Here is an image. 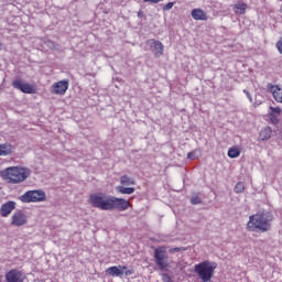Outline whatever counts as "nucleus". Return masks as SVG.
I'll list each match as a JSON object with an SVG mask.
<instances>
[{
	"label": "nucleus",
	"instance_id": "nucleus-1",
	"mask_svg": "<svg viewBox=\"0 0 282 282\" xmlns=\"http://www.w3.org/2000/svg\"><path fill=\"white\" fill-rule=\"evenodd\" d=\"M88 203L93 208H99V210H119V213H124L129 208H133V205L124 199L118 198L116 196H107L104 193H94L88 197Z\"/></svg>",
	"mask_w": 282,
	"mask_h": 282
},
{
	"label": "nucleus",
	"instance_id": "nucleus-2",
	"mask_svg": "<svg viewBox=\"0 0 282 282\" xmlns=\"http://www.w3.org/2000/svg\"><path fill=\"white\" fill-rule=\"evenodd\" d=\"M274 217L270 213H258L249 217L247 230L249 232H268L272 229Z\"/></svg>",
	"mask_w": 282,
	"mask_h": 282
},
{
	"label": "nucleus",
	"instance_id": "nucleus-3",
	"mask_svg": "<svg viewBox=\"0 0 282 282\" xmlns=\"http://www.w3.org/2000/svg\"><path fill=\"white\" fill-rule=\"evenodd\" d=\"M1 177L7 184H21L30 177V170L22 166L7 167L1 172Z\"/></svg>",
	"mask_w": 282,
	"mask_h": 282
},
{
	"label": "nucleus",
	"instance_id": "nucleus-4",
	"mask_svg": "<svg viewBox=\"0 0 282 282\" xmlns=\"http://www.w3.org/2000/svg\"><path fill=\"white\" fill-rule=\"evenodd\" d=\"M215 270H217V263L208 260L194 265V272L202 282H213L212 280L215 276Z\"/></svg>",
	"mask_w": 282,
	"mask_h": 282
},
{
	"label": "nucleus",
	"instance_id": "nucleus-5",
	"mask_svg": "<svg viewBox=\"0 0 282 282\" xmlns=\"http://www.w3.org/2000/svg\"><path fill=\"white\" fill-rule=\"evenodd\" d=\"M154 261L159 270H166L171 268V262L169 261V253L166 252V247H158L154 250Z\"/></svg>",
	"mask_w": 282,
	"mask_h": 282
},
{
	"label": "nucleus",
	"instance_id": "nucleus-6",
	"mask_svg": "<svg viewBox=\"0 0 282 282\" xmlns=\"http://www.w3.org/2000/svg\"><path fill=\"white\" fill-rule=\"evenodd\" d=\"M45 192L41 189L28 191L22 196H20V200L23 202V204L45 202Z\"/></svg>",
	"mask_w": 282,
	"mask_h": 282
},
{
	"label": "nucleus",
	"instance_id": "nucleus-7",
	"mask_svg": "<svg viewBox=\"0 0 282 282\" xmlns=\"http://www.w3.org/2000/svg\"><path fill=\"white\" fill-rule=\"evenodd\" d=\"M6 281L7 282H25L28 281V275L25 272L19 269H11L6 273Z\"/></svg>",
	"mask_w": 282,
	"mask_h": 282
},
{
	"label": "nucleus",
	"instance_id": "nucleus-8",
	"mask_svg": "<svg viewBox=\"0 0 282 282\" xmlns=\"http://www.w3.org/2000/svg\"><path fill=\"white\" fill-rule=\"evenodd\" d=\"M69 89V79H62L51 86V93L55 96H65Z\"/></svg>",
	"mask_w": 282,
	"mask_h": 282
},
{
	"label": "nucleus",
	"instance_id": "nucleus-9",
	"mask_svg": "<svg viewBox=\"0 0 282 282\" xmlns=\"http://www.w3.org/2000/svg\"><path fill=\"white\" fill-rule=\"evenodd\" d=\"M12 87L22 94H36V87L29 83H23L20 78L12 82Z\"/></svg>",
	"mask_w": 282,
	"mask_h": 282
},
{
	"label": "nucleus",
	"instance_id": "nucleus-10",
	"mask_svg": "<svg viewBox=\"0 0 282 282\" xmlns=\"http://www.w3.org/2000/svg\"><path fill=\"white\" fill-rule=\"evenodd\" d=\"M106 274L109 276H122V274L131 276V274H133V270H127V267L124 265H115L106 269Z\"/></svg>",
	"mask_w": 282,
	"mask_h": 282
},
{
	"label": "nucleus",
	"instance_id": "nucleus-11",
	"mask_svg": "<svg viewBox=\"0 0 282 282\" xmlns=\"http://www.w3.org/2000/svg\"><path fill=\"white\" fill-rule=\"evenodd\" d=\"M28 224V216L22 212H15L11 217V226H25Z\"/></svg>",
	"mask_w": 282,
	"mask_h": 282
},
{
	"label": "nucleus",
	"instance_id": "nucleus-12",
	"mask_svg": "<svg viewBox=\"0 0 282 282\" xmlns=\"http://www.w3.org/2000/svg\"><path fill=\"white\" fill-rule=\"evenodd\" d=\"M267 89L272 95L275 102L282 104V88L279 87V85L268 84Z\"/></svg>",
	"mask_w": 282,
	"mask_h": 282
},
{
	"label": "nucleus",
	"instance_id": "nucleus-13",
	"mask_svg": "<svg viewBox=\"0 0 282 282\" xmlns=\"http://www.w3.org/2000/svg\"><path fill=\"white\" fill-rule=\"evenodd\" d=\"M150 50L154 54L155 58H160L164 54V44L158 40H151Z\"/></svg>",
	"mask_w": 282,
	"mask_h": 282
},
{
	"label": "nucleus",
	"instance_id": "nucleus-14",
	"mask_svg": "<svg viewBox=\"0 0 282 282\" xmlns=\"http://www.w3.org/2000/svg\"><path fill=\"white\" fill-rule=\"evenodd\" d=\"M17 208V203L9 200L1 205L0 215L1 217H8L12 210Z\"/></svg>",
	"mask_w": 282,
	"mask_h": 282
},
{
	"label": "nucleus",
	"instance_id": "nucleus-15",
	"mask_svg": "<svg viewBox=\"0 0 282 282\" xmlns=\"http://www.w3.org/2000/svg\"><path fill=\"white\" fill-rule=\"evenodd\" d=\"M191 14L194 21H208V13L203 9H193Z\"/></svg>",
	"mask_w": 282,
	"mask_h": 282
},
{
	"label": "nucleus",
	"instance_id": "nucleus-16",
	"mask_svg": "<svg viewBox=\"0 0 282 282\" xmlns=\"http://www.w3.org/2000/svg\"><path fill=\"white\" fill-rule=\"evenodd\" d=\"M14 153V145L10 143L0 144V155H12Z\"/></svg>",
	"mask_w": 282,
	"mask_h": 282
},
{
	"label": "nucleus",
	"instance_id": "nucleus-17",
	"mask_svg": "<svg viewBox=\"0 0 282 282\" xmlns=\"http://www.w3.org/2000/svg\"><path fill=\"white\" fill-rule=\"evenodd\" d=\"M270 138H272V128L271 127H265L264 129H262L259 133V140H261V142H265L268 140H270Z\"/></svg>",
	"mask_w": 282,
	"mask_h": 282
},
{
	"label": "nucleus",
	"instance_id": "nucleus-18",
	"mask_svg": "<svg viewBox=\"0 0 282 282\" xmlns=\"http://www.w3.org/2000/svg\"><path fill=\"white\" fill-rule=\"evenodd\" d=\"M127 185H119L116 187L117 193L120 195H133L135 193V187H126Z\"/></svg>",
	"mask_w": 282,
	"mask_h": 282
},
{
	"label": "nucleus",
	"instance_id": "nucleus-19",
	"mask_svg": "<svg viewBox=\"0 0 282 282\" xmlns=\"http://www.w3.org/2000/svg\"><path fill=\"white\" fill-rule=\"evenodd\" d=\"M121 186H135V178L130 177L129 175H122L120 177Z\"/></svg>",
	"mask_w": 282,
	"mask_h": 282
},
{
	"label": "nucleus",
	"instance_id": "nucleus-20",
	"mask_svg": "<svg viewBox=\"0 0 282 282\" xmlns=\"http://www.w3.org/2000/svg\"><path fill=\"white\" fill-rule=\"evenodd\" d=\"M246 10H248V4L243 2H238L234 6L235 14H246Z\"/></svg>",
	"mask_w": 282,
	"mask_h": 282
},
{
	"label": "nucleus",
	"instance_id": "nucleus-21",
	"mask_svg": "<svg viewBox=\"0 0 282 282\" xmlns=\"http://www.w3.org/2000/svg\"><path fill=\"white\" fill-rule=\"evenodd\" d=\"M228 158L235 159L241 155V149L237 145L229 148L227 152Z\"/></svg>",
	"mask_w": 282,
	"mask_h": 282
},
{
	"label": "nucleus",
	"instance_id": "nucleus-22",
	"mask_svg": "<svg viewBox=\"0 0 282 282\" xmlns=\"http://www.w3.org/2000/svg\"><path fill=\"white\" fill-rule=\"evenodd\" d=\"M243 191H246V184L238 182L235 186V193H243Z\"/></svg>",
	"mask_w": 282,
	"mask_h": 282
},
{
	"label": "nucleus",
	"instance_id": "nucleus-23",
	"mask_svg": "<svg viewBox=\"0 0 282 282\" xmlns=\"http://www.w3.org/2000/svg\"><path fill=\"white\" fill-rule=\"evenodd\" d=\"M174 6H175V2H169L165 6H163V11L169 12V10H172Z\"/></svg>",
	"mask_w": 282,
	"mask_h": 282
},
{
	"label": "nucleus",
	"instance_id": "nucleus-24",
	"mask_svg": "<svg viewBox=\"0 0 282 282\" xmlns=\"http://www.w3.org/2000/svg\"><path fill=\"white\" fill-rule=\"evenodd\" d=\"M191 203L194 205V206H197V204H202V198H199L198 196H193L191 198Z\"/></svg>",
	"mask_w": 282,
	"mask_h": 282
},
{
	"label": "nucleus",
	"instance_id": "nucleus-25",
	"mask_svg": "<svg viewBox=\"0 0 282 282\" xmlns=\"http://www.w3.org/2000/svg\"><path fill=\"white\" fill-rule=\"evenodd\" d=\"M275 47L280 54H282V36L279 39V41L275 44Z\"/></svg>",
	"mask_w": 282,
	"mask_h": 282
},
{
	"label": "nucleus",
	"instance_id": "nucleus-26",
	"mask_svg": "<svg viewBox=\"0 0 282 282\" xmlns=\"http://www.w3.org/2000/svg\"><path fill=\"white\" fill-rule=\"evenodd\" d=\"M184 248L175 247L169 250L170 254H175V252H182Z\"/></svg>",
	"mask_w": 282,
	"mask_h": 282
},
{
	"label": "nucleus",
	"instance_id": "nucleus-27",
	"mask_svg": "<svg viewBox=\"0 0 282 282\" xmlns=\"http://www.w3.org/2000/svg\"><path fill=\"white\" fill-rule=\"evenodd\" d=\"M270 109H271L272 113H278V115L281 113L280 107H271Z\"/></svg>",
	"mask_w": 282,
	"mask_h": 282
},
{
	"label": "nucleus",
	"instance_id": "nucleus-28",
	"mask_svg": "<svg viewBox=\"0 0 282 282\" xmlns=\"http://www.w3.org/2000/svg\"><path fill=\"white\" fill-rule=\"evenodd\" d=\"M162 0H143L144 3H160Z\"/></svg>",
	"mask_w": 282,
	"mask_h": 282
},
{
	"label": "nucleus",
	"instance_id": "nucleus-29",
	"mask_svg": "<svg viewBox=\"0 0 282 282\" xmlns=\"http://www.w3.org/2000/svg\"><path fill=\"white\" fill-rule=\"evenodd\" d=\"M137 17L139 19H142L144 17V11H142V10L138 11Z\"/></svg>",
	"mask_w": 282,
	"mask_h": 282
},
{
	"label": "nucleus",
	"instance_id": "nucleus-30",
	"mask_svg": "<svg viewBox=\"0 0 282 282\" xmlns=\"http://www.w3.org/2000/svg\"><path fill=\"white\" fill-rule=\"evenodd\" d=\"M193 155H194V153H193V152L187 153V158H188V160H195V156H193Z\"/></svg>",
	"mask_w": 282,
	"mask_h": 282
},
{
	"label": "nucleus",
	"instance_id": "nucleus-31",
	"mask_svg": "<svg viewBox=\"0 0 282 282\" xmlns=\"http://www.w3.org/2000/svg\"><path fill=\"white\" fill-rule=\"evenodd\" d=\"M243 91H245L246 96H247L248 98H250V93L247 91V90H243Z\"/></svg>",
	"mask_w": 282,
	"mask_h": 282
},
{
	"label": "nucleus",
	"instance_id": "nucleus-32",
	"mask_svg": "<svg viewBox=\"0 0 282 282\" xmlns=\"http://www.w3.org/2000/svg\"><path fill=\"white\" fill-rule=\"evenodd\" d=\"M1 47H3V44L0 42V50H1Z\"/></svg>",
	"mask_w": 282,
	"mask_h": 282
}]
</instances>
